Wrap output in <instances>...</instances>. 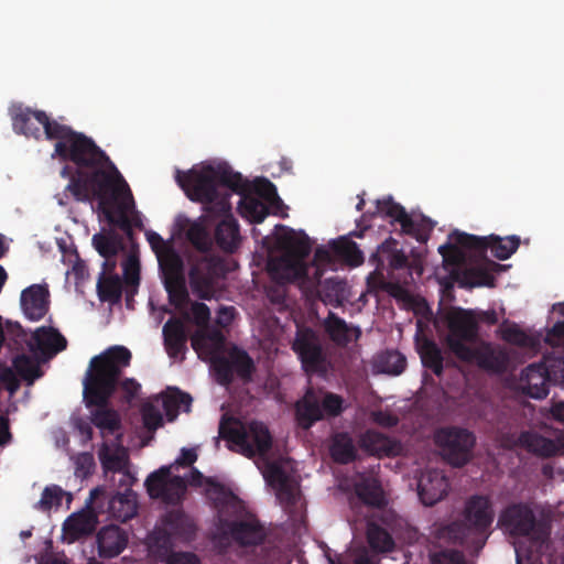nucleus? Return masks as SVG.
I'll return each mask as SVG.
<instances>
[{
	"instance_id": "7ed1b4c3",
	"label": "nucleus",
	"mask_w": 564,
	"mask_h": 564,
	"mask_svg": "<svg viewBox=\"0 0 564 564\" xmlns=\"http://www.w3.org/2000/svg\"><path fill=\"white\" fill-rule=\"evenodd\" d=\"M131 352L124 346H111L91 358L84 379L86 405L95 406L91 423L102 433L113 434L120 429V417L108 408L109 399L116 391L122 370L130 365Z\"/></svg>"
},
{
	"instance_id": "864d4df0",
	"label": "nucleus",
	"mask_w": 564,
	"mask_h": 564,
	"mask_svg": "<svg viewBox=\"0 0 564 564\" xmlns=\"http://www.w3.org/2000/svg\"><path fill=\"white\" fill-rule=\"evenodd\" d=\"M169 300L172 305L182 314L189 302L185 278L164 282Z\"/></svg>"
},
{
	"instance_id": "4c0bfd02",
	"label": "nucleus",
	"mask_w": 564,
	"mask_h": 564,
	"mask_svg": "<svg viewBox=\"0 0 564 564\" xmlns=\"http://www.w3.org/2000/svg\"><path fill=\"white\" fill-rule=\"evenodd\" d=\"M156 402L163 409L167 421L173 422L178 416L181 410L186 413L191 411L193 399L188 393L174 389L163 394Z\"/></svg>"
},
{
	"instance_id": "cd10ccee",
	"label": "nucleus",
	"mask_w": 564,
	"mask_h": 564,
	"mask_svg": "<svg viewBox=\"0 0 564 564\" xmlns=\"http://www.w3.org/2000/svg\"><path fill=\"white\" fill-rule=\"evenodd\" d=\"M98 510L89 502L87 510H83L69 516L63 525L64 533L76 541L91 534L98 523Z\"/></svg>"
},
{
	"instance_id": "49530a36",
	"label": "nucleus",
	"mask_w": 564,
	"mask_h": 564,
	"mask_svg": "<svg viewBox=\"0 0 564 564\" xmlns=\"http://www.w3.org/2000/svg\"><path fill=\"white\" fill-rule=\"evenodd\" d=\"M333 251L347 264L358 267L364 262V253L358 245L347 237H340L330 243Z\"/></svg>"
},
{
	"instance_id": "3c124183",
	"label": "nucleus",
	"mask_w": 564,
	"mask_h": 564,
	"mask_svg": "<svg viewBox=\"0 0 564 564\" xmlns=\"http://www.w3.org/2000/svg\"><path fill=\"white\" fill-rule=\"evenodd\" d=\"M462 286L475 288L482 285H492V274L481 265L465 267L456 279Z\"/></svg>"
},
{
	"instance_id": "a878e982",
	"label": "nucleus",
	"mask_w": 564,
	"mask_h": 564,
	"mask_svg": "<svg viewBox=\"0 0 564 564\" xmlns=\"http://www.w3.org/2000/svg\"><path fill=\"white\" fill-rule=\"evenodd\" d=\"M50 292L46 285L32 284L21 293V307L30 321L42 319L50 305Z\"/></svg>"
},
{
	"instance_id": "e2e57ef3",
	"label": "nucleus",
	"mask_w": 564,
	"mask_h": 564,
	"mask_svg": "<svg viewBox=\"0 0 564 564\" xmlns=\"http://www.w3.org/2000/svg\"><path fill=\"white\" fill-rule=\"evenodd\" d=\"M432 564H467L462 552L456 550H443L431 556Z\"/></svg>"
},
{
	"instance_id": "f8f14e48",
	"label": "nucleus",
	"mask_w": 564,
	"mask_h": 564,
	"mask_svg": "<svg viewBox=\"0 0 564 564\" xmlns=\"http://www.w3.org/2000/svg\"><path fill=\"white\" fill-rule=\"evenodd\" d=\"M475 436L466 429L445 426L435 431L434 443L444 459L454 467H463L471 458Z\"/></svg>"
},
{
	"instance_id": "6e6552de",
	"label": "nucleus",
	"mask_w": 564,
	"mask_h": 564,
	"mask_svg": "<svg viewBox=\"0 0 564 564\" xmlns=\"http://www.w3.org/2000/svg\"><path fill=\"white\" fill-rule=\"evenodd\" d=\"M498 525L510 536L528 538L536 544H543L550 536V525L538 520L531 506L525 502L508 505L500 512Z\"/></svg>"
},
{
	"instance_id": "ddd939ff",
	"label": "nucleus",
	"mask_w": 564,
	"mask_h": 564,
	"mask_svg": "<svg viewBox=\"0 0 564 564\" xmlns=\"http://www.w3.org/2000/svg\"><path fill=\"white\" fill-rule=\"evenodd\" d=\"M495 518L492 502L487 496L474 495L468 498L464 510V531L459 539L465 542L468 534L476 535L477 549H481L488 538V529Z\"/></svg>"
},
{
	"instance_id": "c03bdc74",
	"label": "nucleus",
	"mask_w": 564,
	"mask_h": 564,
	"mask_svg": "<svg viewBox=\"0 0 564 564\" xmlns=\"http://www.w3.org/2000/svg\"><path fill=\"white\" fill-rule=\"evenodd\" d=\"M375 367L379 372L399 376L405 370L406 358L398 350H386L377 355Z\"/></svg>"
},
{
	"instance_id": "412c9836",
	"label": "nucleus",
	"mask_w": 564,
	"mask_h": 564,
	"mask_svg": "<svg viewBox=\"0 0 564 564\" xmlns=\"http://www.w3.org/2000/svg\"><path fill=\"white\" fill-rule=\"evenodd\" d=\"M54 124H61L54 119H51L45 111L32 110L31 108H18L12 116L13 130L19 134L32 137L36 140L41 139L42 130L47 139V130L52 129Z\"/></svg>"
},
{
	"instance_id": "f257e3e1",
	"label": "nucleus",
	"mask_w": 564,
	"mask_h": 564,
	"mask_svg": "<svg viewBox=\"0 0 564 564\" xmlns=\"http://www.w3.org/2000/svg\"><path fill=\"white\" fill-rule=\"evenodd\" d=\"M47 140H56V155L77 165L64 192L55 195L58 205L66 206L70 196L76 202L90 203L96 197L129 188L109 156L85 134L66 124H54L47 130Z\"/></svg>"
},
{
	"instance_id": "b1692460",
	"label": "nucleus",
	"mask_w": 564,
	"mask_h": 564,
	"mask_svg": "<svg viewBox=\"0 0 564 564\" xmlns=\"http://www.w3.org/2000/svg\"><path fill=\"white\" fill-rule=\"evenodd\" d=\"M164 346L173 359L185 358L189 336L188 325L181 318H170L163 326Z\"/></svg>"
},
{
	"instance_id": "0eeeda50",
	"label": "nucleus",
	"mask_w": 564,
	"mask_h": 564,
	"mask_svg": "<svg viewBox=\"0 0 564 564\" xmlns=\"http://www.w3.org/2000/svg\"><path fill=\"white\" fill-rule=\"evenodd\" d=\"M219 437L232 443L238 452L248 458L265 456L272 447V436L265 424L251 421L242 424L232 417L223 416L219 423Z\"/></svg>"
},
{
	"instance_id": "393cba45",
	"label": "nucleus",
	"mask_w": 564,
	"mask_h": 564,
	"mask_svg": "<svg viewBox=\"0 0 564 564\" xmlns=\"http://www.w3.org/2000/svg\"><path fill=\"white\" fill-rule=\"evenodd\" d=\"M223 527L242 546L260 545L267 538V532L258 520L224 521Z\"/></svg>"
},
{
	"instance_id": "20e7f679",
	"label": "nucleus",
	"mask_w": 564,
	"mask_h": 564,
	"mask_svg": "<svg viewBox=\"0 0 564 564\" xmlns=\"http://www.w3.org/2000/svg\"><path fill=\"white\" fill-rule=\"evenodd\" d=\"M175 180L193 202L213 204L217 213L231 210L230 192L243 191L245 178L232 171L229 164H207L187 172L176 171Z\"/></svg>"
},
{
	"instance_id": "9b49d317",
	"label": "nucleus",
	"mask_w": 564,
	"mask_h": 564,
	"mask_svg": "<svg viewBox=\"0 0 564 564\" xmlns=\"http://www.w3.org/2000/svg\"><path fill=\"white\" fill-rule=\"evenodd\" d=\"M117 491H108L104 487L94 488L89 501L101 514L109 519L127 522L138 513V495L132 486H118Z\"/></svg>"
},
{
	"instance_id": "c9c22d12",
	"label": "nucleus",
	"mask_w": 564,
	"mask_h": 564,
	"mask_svg": "<svg viewBox=\"0 0 564 564\" xmlns=\"http://www.w3.org/2000/svg\"><path fill=\"white\" fill-rule=\"evenodd\" d=\"M324 327L329 338L339 346H345L361 335L360 328L348 325L345 319L337 316L335 313L329 312L324 322Z\"/></svg>"
},
{
	"instance_id": "f704fd0d",
	"label": "nucleus",
	"mask_w": 564,
	"mask_h": 564,
	"mask_svg": "<svg viewBox=\"0 0 564 564\" xmlns=\"http://www.w3.org/2000/svg\"><path fill=\"white\" fill-rule=\"evenodd\" d=\"M251 184L245 180L243 191L236 192L240 195L238 212L241 217L250 223L260 224L269 215L268 206L258 197L250 194Z\"/></svg>"
},
{
	"instance_id": "2eb2a0df",
	"label": "nucleus",
	"mask_w": 564,
	"mask_h": 564,
	"mask_svg": "<svg viewBox=\"0 0 564 564\" xmlns=\"http://www.w3.org/2000/svg\"><path fill=\"white\" fill-rule=\"evenodd\" d=\"M212 370L220 386H229L234 382L235 375L243 382H250L256 371V365L246 350L232 346L227 355L216 358Z\"/></svg>"
},
{
	"instance_id": "6ab92c4d",
	"label": "nucleus",
	"mask_w": 564,
	"mask_h": 564,
	"mask_svg": "<svg viewBox=\"0 0 564 564\" xmlns=\"http://www.w3.org/2000/svg\"><path fill=\"white\" fill-rule=\"evenodd\" d=\"M98 455L105 477L112 485L132 486L137 481L135 476L130 473L128 453L122 446L112 448L104 443Z\"/></svg>"
},
{
	"instance_id": "f03ea898",
	"label": "nucleus",
	"mask_w": 564,
	"mask_h": 564,
	"mask_svg": "<svg viewBox=\"0 0 564 564\" xmlns=\"http://www.w3.org/2000/svg\"><path fill=\"white\" fill-rule=\"evenodd\" d=\"M95 199L98 218L107 227L93 236V246L105 259L102 265L108 271L116 268L118 253H126L121 263L127 284L126 306L134 310L140 282L139 243L134 229H141V218L135 210L133 195L129 187Z\"/></svg>"
},
{
	"instance_id": "ea45409f",
	"label": "nucleus",
	"mask_w": 564,
	"mask_h": 564,
	"mask_svg": "<svg viewBox=\"0 0 564 564\" xmlns=\"http://www.w3.org/2000/svg\"><path fill=\"white\" fill-rule=\"evenodd\" d=\"M330 456L338 464L352 463L357 457V451L352 437L347 432H339L333 436Z\"/></svg>"
},
{
	"instance_id": "6e6d98bb",
	"label": "nucleus",
	"mask_w": 564,
	"mask_h": 564,
	"mask_svg": "<svg viewBox=\"0 0 564 564\" xmlns=\"http://www.w3.org/2000/svg\"><path fill=\"white\" fill-rule=\"evenodd\" d=\"M187 325L188 323H194L197 325L198 329L205 328L208 326L210 319V311L205 303L195 302L192 303L189 310H185L182 313V318Z\"/></svg>"
},
{
	"instance_id": "8fccbe9b",
	"label": "nucleus",
	"mask_w": 564,
	"mask_h": 564,
	"mask_svg": "<svg viewBox=\"0 0 564 564\" xmlns=\"http://www.w3.org/2000/svg\"><path fill=\"white\" fill-rule=\"evenodd\" d=\"M458 311H465V312L469 313V315L465 316L464 318L474 321V324L477 329V337L479 336V323H484V324L491 326V325H496L499 321L498 314L495 310L477 311V310H467V308H463V307L452 306L443 314V321L446 324V327L448 330H449V318L452 315H454Z\"/></svg>"
},
{
	"instance_id": "c756f323",
	"label": "nucleus",
	"mask_w": 564,
	"mask_h": 564,
	"mask_svg": "<svg viewBox=\"0 0 564 564\" xmlns=\"http://www.w3.org/2000/svg\"><path fill=\"white\" fill-rule=\"evenodd\" d=\"M128 544V534L115 524H109L97 533L98 554L104 558L118 556Z\"/></svg>"
},
{
	"instance_id": "de8ad7c7",
	"label": "nucleus",
	"mask_w": 564,
	"mask_h": 564,
	"mask_svg": "<svg viewBox=\"0 0 564 564\" xmlns=\"http://www.w3.org/2000/svg\"><path fill=\"white\" fill-rule=\"evenodd\" d=\"M367 542L376 553L391 552L395 545L391 534L384 528L373 522L367 525Z\"/></svg>"
},
{
	"instance_id": "69168bd1",
	"label": "nucleus",
	"mask_w": 564,
	"mask_h": 564,
	"mask_svg": "<svg viewBox=\"0 0 564 564\" xmlns=\"http://www.w3.org/2000/svg\"><path fill=\"white\" fill-rule=\"evenodd\" d=\"M121 401L128 406H132L138 402V391L140 384L134 379H126L120 386Z\"/></svg>"
},
{
	"instance_id": "5701e85b",
	"label": "nucleus",
	"mask_w": 564,
	"mask_h": 564,
	"mask_svg": "<svg viewBox=\"0 0 564 564\" xmlns=\"http://www.w3.org/2000/svg\"><path fill=\"white\" fill-rule=\"evenodd\" d=\"M449 488L446 476L436 469L422 474L417 484V495L424 506L432 507L447 496Z\"/></svg>"
},
{
	"instance_id": "f3484780",
	"label": "nucleus",
	"mask_w": 564,
	"mask_h": 564,
	"mask_svg": "<svg viewBox=\"0 0 564 564\" xmlns=\"http://www.w3.org/2000/svg\"><path fill=\"white\" fill-rule=\"evenodd\" d=\"M164 529L150 535L154 545L165 552L172 547V538L182 541H192L196 535V525L193 520L181 509L171 510L163 517Z\"/></svg>"
},
{
	"instance_id": "e433bc0d",
	"label": "nucleus",
	"mask_w": 564,
	"mask_h": 564,
	"mask_svg": "<svg viewBox=\"0 0 564 564\" xmlns=\"http://www.w3.org/2000/svg\"><path fill=\"white\" fill-rule=\"evenodd\" d=\"M357 497L367 506L383 507L386 497L381 481L373 476H364L355 485Z\"/></svg>"
},
{
	"instance_id": "1a4fd4ad",
	"label": "nucleus",
	"mask_w": 564,
	"mask_h": 564,
	"mask_svg": "<svg viewBox=\"0 0 564 564\" xmlns=\"http://www.w3.org/2000/svg\"><path fill=\"white\" fill-rule=\"evenodd\" d=\"M188 282L192 292L210 300L221 291L227 275L225 261L216 256L198 254L189 258Z\"/></svg>"
},
{
	"instance_id": "4be33fe9",
	"label": "nucleus",
	"mask_w": 564,
	"mask_h": 564,
	"mask_svg": "<svg viewBox=\"0 0 564 564\" xmlns=\"http://www.w3.org/2000/svg\"><path fill=\"white\" fill-rule=\"evenodd\" d=\"M226 338L221 330L217 328L209 329L208 326L197 329L191 335V345L198 357L210 362L214 368V361L217 357L224 356Z\"/></svg>"
},
{
	"instance_id": "338daca9",
	"label": "nucleus",
	"mask_w": 564,
	"mask_h": 564,
	"mask_svg": "<svg viewBox=\"0 0 564 564\" xmlns=\"http://www.w3.org/2000/svg\"><path fill=\"white\" fill-rule=\"evenodd\" d=\"M75 475L77 477H87L93 474L96 464L94 457L89 453L79 454L75 460Z\"/></svg>"
},
{
	"instance_id": "052dcab7",
	"label": "nucleus",
	"mask_w": 564,
	"mask_h": 564,
	"mask_svg": "<svg viewBox=\"0 0 564 564\" xmlns=\"http://www.w3.org/2000/svg\"><path fill=\"white\" fill-rule=\"evenodd\" d=\"M433 226L434 224L425 217L422 218L420 223L412 219V227L409 228L408 231L401 232L415 238L419 242H426L433 230Z\"/></svg>"
},
{
	"instance_id": "aec40b11",
	"label": "nucleus",
	"mask_w": 564,
	"mask_h": 564,
	"mask_svg": "<svg viewBox=\"0 0 564 564\" xmlns=\"http://www.w3.org/2000/svg\"><path fill=\"white\" fill-rule=\"evenodd\" d=\"M269 486L275 491L280 506L290 511L299 500V484L278 464H270L264 474Z\"/></svg>"
},
{
	"instance_id": "423d86ee",
	"label": "nucleus",
	"mask_w": 564,
	"mask_h": 564,
	"mask_svg": "<svg viewBox=\"0 0 564 564\" xmlns=\"http://www.w3.org/2000/svg\"><path fill=\"white\" fill-rule=\"evenodd\" d=\"M398 245L395 239L389 238L378 247L376 253L371 254L369 261L376 265V270L369 274L367 282L369 288L384 291L395 299H403L406 295V290L399 281L386 280L384 263H388L387 268L390 274L394 271L406 270L410 279H412V270H417V273L421 274L422 268L416 267L414 261H410L403 250L398 248Z\"/></svg>"
},
{
	"instance_id": "37998d69",
	"label": "nucleus",
	"mask_w": 564,
	"mask_h": 564,
	"mask_svg": "<svg viewBox=\"0 0 564 564\" xmlns=\"http://www.w3.org/2000/svg\"><path fill=\"white\" fill-rule=\"evenodd\" d=\"M419 355L422 365L432 370L437 377H441L444 371V358L441 348L437 344L429 338H425L419 346Z\"/></svg>"
},
{
	"instance_id": "774afa93",
	"label": "nucleus",
	"mask_w": 564,
	"mask_h": 564,
	"mask_svg": "<svg viewBox=\"0 0 564 564\" xmlns=\"http://www.w3.org/2000/svg\"><path fill=\"white\" fill-rule=\"evenodd\" d=\"M544 341L552 347H561L564 344V321L547 329Z\"/></svg>"
},
{
	"instance_id": "4468645a",
	"label": "nucleus",
	"mask_w": 564,
	"mask_h": 564,
	"mask_svg": "<svg viewBox=\"0 0 564 564\" xmlns=\"http://www.w3.org/2000/svg\"><path fill=\"white\" fill-rule=\"evenodd\" d=\"M292 349L297 355L302 369L308 376L325 375L327 356L318 334L311 327L297 328Z\"/></svg>"
},
{
	"instance_id": "9d476101",
	"label": "nucleus",
	"mask_w": 564,
	"mask_h": 564,
	"mask_svg": "<svg viewBox=\"0 0 564 564\" xmlns=\"http://www.w3.org/2000/svg\"><path fill=\"white\" fill-rule=\"evenodd\" d=\"M343 411V397L325 392L321 398L313 389H308L295 403V419L303 430H310L315 423L326 417H336Z\"/></svg>"
},
{
	"instance_id": "603ef678",
	"label": "nucleus",
	"mask_w": 564,
	"mask_h": 564,
	"mask_svg": "<svg viewBox=\"0 0 564 564\" xmlns=\"http://www.w3.org/2000/svg\"><path fill=\"white\" fill-rule=\"evenodd\" d=\"M12 365L17 373L29 384H33L36 379L42 377V370L39 362L25 354L13 358Z\"/></svg>"
},
{
	"instance_id": "2f4dec72",
	"label": "nucleus",
	"mask_w": 564,
	"mask_h": 564,
	"mask_svg": "<svg viewBox=\"0 0 564 564\" xmlns=\"http://www.w3.org/2000/svg\"><path fill=\"white\" fill-rule=\"evenodd\" d=\"M514 445L543 458L553 457L560 451L556 441L544 437L534 431H522L514 441Z\"/></svg>"
},
{
	"instance_id": "39448f33",
	"label": "nucleus",
	"mask_w": 564,
	"mask_h": 564,
	"mask_svg": "<svg viewBox=\"0 0 564 564\" xmlns=\"http://www.w3.org/2000/svg\"><path fill=\"white\" fill-rule=\"evenodd\" d=\"M467 315L468 312L458 311L451 316L449 334L445 337L447 348L460 361L474 364L489 373H503L510 361L508 352L488 341L473 346L478 340L477 329L474 321L464 318Z\"/></svg>"
},
{
	"instance_id": "bf43d9fd",
	"label": "nucleus",
	"mask_w": 564,
	"mask_h": 564,
	"mask_svg": "<svg viewBox=\"0 0 564 564\" xmlns=\"http://www.w3.org/2000/svg\"><path fill=\"white\" fill-rule=\"evenodd\" d=\"M7 335L17 350L29 349V344H32L31 334H28L19 323L9 322L7 325Z\"/></svg>"
},
{
	"instance_id": "79ce46f5",
	"label": "nucleus",
	"mask_w": 564,
	"mask_h": 564,
	"mask_svg": "<svg viewBox=\"0 0 564 564\" xmlns=\"http://www.w3.org/2000/svg\"><path fill=\"white\" fill-rule=\"evenodd\" d=\"M377 213L381 216L391 218L401 226V231H408L412 227V217L406 213L405 208L395 203L391 196L376 202Z\"/></svg>"
},
{
	"instance_id": "bb28decb",
	"label": "nucleus",
	"mask_w": 564,
	"mask_h": 564,
	"mask_svg": "<svg viewBox=\"0 0 564 564\" xmlns=\"http://www.w3.org/2000/svg\"><path fill=\"white\" fill-rule=\"evenodd\" d=\"M523 391L534 399H543L549 394L550 373L545 360L529 365L521 375Z\"/></svg>"
},
{
	"instance_id": "473e14b6",
	"label": "nucleus",
	"mask_w": 564,
	"mask_h": 564,
	"mask_svg": "<svg viewBox=\"0 0 564 564\" xmlns=\"http://www.w3.org/2000/svg\"><path fill=\"white\" fill-rule=\"evenodd\" d=\"M219 214L224 215V219L216 226L215 241L223 251L232 253L238 249L241 241L239 224L230 212Z\"/></svg>"
},
{
	"instance_id": "72a5a7b5",
	"label": "nucleus",
	"mask_w": 564,
	"mask_h": 564,
	"mask_svg": "<svg viewBox=\"0 0 564 564\" xmlns=\"http://www.w3.org/2000/svg\"><path fill=\"white\" fill-rule=\"evenodd\" d=\"M283 232L278 237L279 245L285 250L286 254L296 261L305 260L312 250L310 238L303 231L297 234L295 230L278 226Z\"/></svg>"
},
{
	"instance_id": "a211bd4d",
	"label": "nucleus",
	"mask_w": 564,
	"mask_h": 564,
	"mask_svg": "<svg viewBox=\"0 0 564 564\" xmlns=\"http://www.w3.org/2000/svg\"><path fill=\"white\" fill-rule=\"evenodd\" d=\"M151 498L161 499L167 505H178L185 492L186 482L180 476H171L167 467L150 474L143 482Z\"/></svg>"
},
{
	"instance_id": "09e8293b",
	"label": "nucleus",
	"mask_w": 564,
	"mask_h": 564,
	"mask_svg": "<svg viewBox=\"0 0 564 564\" xmlns=\"http://www.w3.org/2000/svg\"><path fill=\"white\" fill-rule=\"evenodd\" d=\"M127 284L118 275L102 276L97 283L98 295L102 301L118 302L126 294Z\"/></svg>"
},
{
	"instance_id": "4d7b16f0",
	"label": "nucleus",
	"mask_w": 564,
	"mask_h": 564,
	"mask_svg": "<svg viewBox=\"0 0 564 564\" xmlns=\"http://www.w3.org/2000/svg\"><path fill=\"white\" fill-rule=\"evenodd\" d=\"M67 496L68 501L72 500V495L63 490L57 485L46 486L42 492L41 499L37 502V506L43 511H48L53 507H59L62 505L63 498Z\"/></svg>"
},
{
	"instance_id": "dca6fc26",
	"label": "nucleus",
	"mask_w": 564,
	"mask_h": 564,
	"mask_svg": "<svg viewBox=\"0 0 564 564\" xmlns=\"http://www.w3.org/2000/svg\"><path fill=\"white\" fill-rule=\"evenodd\" d=\"M453 238L456 243L481 256L490 249L492 256L499 260L509 259L520 246V237L516 235L501 238L496 235L478 237L466 232H455Z\"/></svg>"
},
{
	"instance_id": "c85d7f7f",
	"label": "nucleus",
	"mask_w": 564,
	"mask_h": 564,
	"mask_svg": "<svg viewBox=\"0 0 564 564\" xmlns=\"http://www.w3.org/2000/svg\"><path fill=\"white\" fill-rule=\"evenodd\" d=\"M359 447L369 455L397 456L401 451L400 442L375 430H367L358 441Z\"/></svg>"
},
{
	"instance_id": "680f3d73",
	"label": "nucleus",
	"mask_w": 564,
	"mask_h": 564,
	"mask_svg": "<svg viewBox=\"0 0 564 564\" xmlns=\"http://www.w3.org/2000/svg\"><path fill=\"white\" fill-rule=\"evenodd\" d=\"M329 564H375L371 556L366 547H359L352 550L346 557V563H343L340 558H333L327 556Z\"/></svg>"
},
{
	"instance_id": "13d9d810",
	"label": "nucleus",
	"mask_w": 564,
	"mask_h": 564,
	"mask_svg": "<svg viewBox=\"0 0 564 564\" xmlns=\"http://www.w3.org/2000/svg\"><path fill=\"white\" fill-rule=\"evenodd\" d=\"M161 406L143 400V430L154 432L163 425Z\"/></svg>"
},
{
	"instance_id": "5fc2aeb1",
	"label": "nucleus",
	"mask_w": 564,
	"mask_h": 564,
	"mask_svg": "<svg viewBox=\"0 0 564 564\" xmlns=\"http://www.w3.org/2000/svg\"><path fill=\"white\" fill-rule=\"evenodd\" d=\"M186 239L199 252V254H207L210 249L212 239L206 228L198 223H193L186 231Z\"/></svg>"
},
{
	"instance_id": "a19ab883",
	"label": "nucleus",
	"mask_w": 564,
	"mask_h": 564,
	"mask_svg": "<svg viewBox=\"0 0 564 564\" xmlns=\"http://www.w3.org/2000/svg\"><path fill=\"white\" fill-rule=\"evenodd\" d=\"M156 258L164 282L185 278L183 259L173 248L163 249Z\"/></svg>"
},
{
	"instance_id": "0e129e2a",
	"label": "nucleus",
	"mask_w": 564,
	"mask_h": 564,
	"mask_svg": "<svg viewBox=\"0 0 564 564\" xmlns=\"http://www.w3.org/2000/svg\"><path fill=\"white\" fill-rule=\"evenodd\" d=\"M550 373V383L564 388V358L545 359Z\"/></svg>"
},
{
	"instance_id": "58836bf2",
	"label": "nucleus",
	"mask_w": 564,
	"mask_h": 564,
	"mask_svg": "<svg viewBox=\"0 0 564 564\" xmlns=\"http://www.w3.org/2000/svg\"><path fill=\"white\" fill-rule=\"evenodd\" d=\"M456 232L458 231L456 230ZM454 234L455 231L449 235L452 242L438 247V253L443 258L444 265L451 267L453 269L452 274L457 279L462 270L466 267L467 256L464 250L468 249L456 243L453 238Z\"/></svg>"
},
{
	"instance_id": "7c9ffc66",
	"label": "nucleus",
	"mask_w": 564,
	"mask_h": 564,
	"mask_svg": "<svg viewBox=\"0 0 564 564\" xmlns=\"http://www.w3.org/2000/svg\"><path fill=\"white\" fill-rule=\"evenodd\" d=\"M31 343L29 350L42 355H55L67 346L66 338L57 329L44 326L31 334Z\"/></svg>"
},
{
	"instance_id": "a18cd8bd",
	"label": "nucleus",
	"mask_w": 564,
	"mask_h": 564,
	"mask_svg": "<svg viewBox=\"0 0 564 564\" xmlns=\"http://www.w3.org/2000/svg\"><path fill=\"white\" fill-rule=\"evenodd\" d=\"M501 338L511 345L533 351L539 350L541 344L539 336L528 334L516 324L501 328Z\"/></svg>"
}]
</instances>
